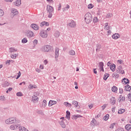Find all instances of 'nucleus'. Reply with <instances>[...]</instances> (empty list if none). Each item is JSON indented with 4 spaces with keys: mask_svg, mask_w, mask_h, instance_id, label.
<instances>
[{
    "mask_svg": "<svg viewBox=\"0 0 131 131\" xmlns=\"http://www.w3.org/2000/svg\"><path fill=\"white\" fill-rule=\"evenodd\" d=\"M84 20L86 24H90L93 21V15L91 13L88 12L84 15Z\"/></svg>",
    "mask_w": 131,
    "mask_h": 131,
    "instance_id": "1",
    "label": "nucleus"
},
{
    "mask_svg": "<svg viewBox=\"0 0 131 131\" xmlns=\"http://www.w3.org/2000/svg\"><path fill=\"white\" fill-rule=\"evenodd\" d=\"M19 122H20V121H17V118H10L5 121L6 124H12V123H19Z\"/></svg>",
    "mask_w": 131,
    "mask_h": 131,
    "instance_id": "2",
    "label": "nucleus"
},
{
    "mask_svg": "<svg viewBox=\"0 0 131 131\" xmlns=\"http://www.w3.org/2000/svg\"><path fill=\"white\" fill-rule=\"evenodd\" d=\"M54 7L51 6L47 5V11L49 13L48 18H52L53 13H54Z\"/></svg>",
    "mask_w": 131,
    "mask_h": 131,
    "instance_id": "3",
    "label": "nucleus"
},
{
    "mask_svg": "<svg viewBox=\"0 0 131 131\" xmlns=\"http://www.w3.org/2000/svg\"><path fill=\"white\" fill-rule=\"evenodd\" d=\"M68 26L71 27V28H74L76 26V23L73 20L69 19L68 20Z\"/></svg>",
    "mask_w": 131,
    "mask_h": 131,
    "instance_id": "4",
    "label": "nucleus"
},
{
    "mask_svg": "<svg viewBox=\"0 0 131 131\" xmlns=\"http://www.w3.org/2000/svg\"><path fill=\"white\" fill-rule=\"evenodd\" d=\"M51 50H52V46H51V45L44 46L41 48L42 52H49V51H51Z\"/></svg>",
    "mask_w": 131,
    "mask_h": 131,
    "instance_id": "5",
    "label": "nucleus"
},
{
    "mask_svg": "<svg viewBox=\"0 0 131 131\" xmlns=\"http://www.w3.org/2000/svg\"><path fill=\"white\" fill-rule=\"evenodd\" d=\"M39 34L41 37L43 38H47L48 37V32L46 30H42Z\"/></svg>",
    "mask_w": 131,
    "mask_h": 131,
    "instance_id": "6",
    "label": "nucleus"
},
{
    "mask_svg": "<svg viewBox=\"0 0 131 131\" xmlns=\"http://www.w3.org/2000/svg\"><path fill=\"white\" fill-rule=\"evenodd\" d=\"M19 127V125L18 124H13L10 126V129L11 130H15Z\"/></svg>",
    "mask_w": 131,
    "mask_h": 131,
    "instance_id": "7",
    "label": "nucleus"
},
{
    "mask_svg": "<svg viewBox=\"0 0 131 131\" xmlns=\"http://www.w3.org/2000/svg\"><path fill=\"white\" fill-rule=\"evenodd\" d=\"M33 32L31 31H28L26 32V35L28 37H29V38H30V37H32L33 36Z\"/></svg>",
    "mask_w": 131,
    "mask_h": 131,
    "instance_id": "8",
    "label": "nucleus"
},
{
    "mask_svg": "<svg viewBox=\"0 0 131 131\" xmlns=\"http://www.w3.org/2000/svg\"><path fill=\"white\" fill-rule=\"evenodd\" d=\"M31 27L34 29V30H38L39 29V27L37 24H32L31 25Z\"/></svg>",
    "mask_w": 131,
    "mask_h": 131,
    "instance_id": "9",
    "label": "nucleus"
},
{
    "mask_svg": "<svg viewBox=\"0 0 131 131\" xmlns=\"http://www.w3.org/2000/svg\"><path fill=\"white\" fill-rule=\"evenodd\" d=\"M11 13L12 14V15L13 17H14V16H16V15H18V11L16 9H12L11 10Z\"/></svg>",
    "mask_w": 131,
    "mask_h": 131,
    "instance_id": "10",
    "label": "nucleus"
},
{
    "mask_svg": "<svg viewBox=\"0 0 131 131\" xmlns=\"http://www.w3.org/2000/svg\"><path fill=\"white\" fill-rule=\"evenodd\" d=\"M59 49L58 48H56L55 49V60L56 61H58V58H57L58 57H59Z\"/></svg>",
    "mask_w": 131,
    "mask_h": 131,
    "instance_id": "11",
    "label": "nucleus"
},
{
    "mask_svg": "<svg viewBox=\"0 0 131 131\" xmlns=\"http://www.w3.org/2000/svg\"><path fill=\"white\" fill-rule=\"evenodd\" d=\"M32 101H33L34 103H36L38 102V97L37 96L33 95L32 96Z\"/></svg>",
    "mask_w": 131,
    "mask_h": 131,
    "instance_id": "12",
    "label": "nucleus"
},
{
    "mask_svg": "<svg viewBox=\"0 0 131 131\" xmlns=\"http://www.w3.org/2000/svg\"><path fill=\"white\" fill-rule=\"evenodd\" d=\"M56 104H57V101L54 100H50L48 104V106L49 107H51V106H53V105H55Z\"/></svg>",
    "mask_w": 131,
    "mask_h": 131,
    "instance_id": "13",
    "label": "nucleus"
},
{
    "mask_svg": "<svg viewBox=\"0 0 131 131\" xmlns=\"http://www.w3.org/2000/svg\"><path fill=\"white\" fill-rule=\"evenodd\" d=\"M66 120H62L61 121L59 122V124L61 125V126L62 127V128H65L66 127V124H65V121Z\"/></svg>",
    "mask_w": 131,
    "mask_h": 131,
    "instance_id": "14",
    "label": "nucleus"
},
{
    "mask_svg": "<svg viewBox=\"0 0 131 131\" xmlns=\"http://www.w3.org/2000/svg\"><path fill=\"white\" fill-rule=\"evenodd\" d=\"M112 37L114 39H118L120 37L119 34L115 33L112 35Z\"/></svg>",
    "mask_w": 131,
    "mask_h": 131,
    "instance_id": "15",
    "label": "nucleus"
},
{
    "mask_svg": "<svg viewBox=\"0 0 131 131\" xmlns=\"http://www.w3.org/2000/svg\"><path fill=\"white\" fill-rule=\"evenodd\" d=\"M111 103L112 105H115V104H116V100L115 99V97H112L111 98Z\"/></svg>",
    "mask_w": 131,
    "mask_h": 131,
    "instance_id": "16",
    "label": "nucleus"
},
{
    "mask_svg": "<svg viewBox=\"0 0 131 131\" xmlns=\"http://www.w3.org/2000/svg\"><path fill=\"white\" fill-rule=\"evenodd\" d=\"M45 25L46 26H49V25H50V24H49V23L47 22V21H42L40 23V27H42L43 26H45Z\"/></svg>",
    "mask_w": 131,
    "mask_h": 131,
    "instance_id": "17",
    "label": "nucleus"
},
{
    "mask_svg": "<svg viewBox=\"0 0 131 131\" xmlns=\"http://www.w3.org/2000/svg\"><path fill=\"white\" fill-rule=\"evenodd\" d=\"M116 68V66L114 64H112L110 66V69L113 71V72H114L115 71V69Z\"/></svg>",
    "mask_w": 131,
    "mask_h": 131,
    "instance_id": "18",
    "label": "nucleus"
},
{
    "mask_svg": "<svg viewBox=\"0 0 131 131\" xmlns=\"http://www.w3.org/2000/svg\"><path fill=\"white\" fill-rule=\"evenodd\" d=\"M10 53L12 54V53H15V52H17L18 50L15 49L14 47H11L9 48Z\"/></svg>",
    "mask_w": 131,
    "mask_h": 131,
    "instance_id": "19",
    "label": "nucleus"
},
{
    "mask_svg": "<svg viewBox=\"0 0 131 131\" xmlns=\"http://www.w3.org/2000/svg\"><path fill=\"white\" fill-rule=\"evenodd\" d=\"M15 62L14 60H8L6 61V64H7L8 66H9L10 64H13Z\"/></svg>",
    "mask_w": 131,
    "mask_h": 131,
    "instance_id": "20",
    "label": "nucleus"
},
{
    "mask_svg": "<svg viewBox=\"0 0 131 131\" xmlns=\"http://www.w3.org/2000/svg\"><path fill=\"white\" fill-rule=\"evenodd\" d=\"M72 105H75V108H77V107H78L79 105H78V102L74 100L72 101Z\"/></svg>",
    "mask_w": 131,
    "mask_h": 131,
    "instance_id": "21",
    "label": "nucleus"
},
{
    "mask_svg": "<svg viewBox=\"0 0 131 131\" xmlns=\"http://www.w3.org/2000/svg\"><path fill=\"white\" fill-rule=\"evenodd\" d=\"M124 82L125 84H127V83H129V80L126 78H124L122 79V82Z\"/></svg>",
    "mask_w": 131,
    "mask_h": 131,
    "instance_id": "22",
    "label": "nucleus"
},
{
    "mask_svg": "<svg viewBox=\"0 0 131 131\" xmlns=\"http://www.w3.org/2000/svg\"><path fill=\"white\" fill-rule=\"evenodd\" d=\"M122 70V67L121 66H119L117 70H116V72L117 73H120V72Z\"/></svg>",
    "mask_w": 131,
    "mask_h": 131,
    "instance_id": "23",
    "label": "nucleus"
},
{
    "mask_svg": "<svg viewBox=\"0 0 131 131\" xmlns=\"http://www.w3.org/2000/svg\"><path fill=\"white\" fill-rule=\"evenodd\" d=\"M125 129H126V130L131 131V125L130 124H127L125 126Z\"/></svg>",
    "mask_w": 131,
    "mask_h": 131,
    "instance_id": "24",
    "label": "nucleus"
},
{
    "mask_svg": "<svg viewBox=\"0 0 131 131\" xmlns=\"http://www.w3.org/2000/svg\"><path fill=\"white\" fill-rule=\"evenodd\" d=\"M10 57L12 59H16L18 57V53L16 54H11Z\"/></svg>",
    "mask_w": 131,
    "mask_h": 131,
    "instance_id": "25",
    "label": "nucleus"
},
{
    "mask_svg": "<svg viewBox=\"0 0 131 131\" xmlns=\"http://www.w3.org/2000/svg\"><path fill=\"white\" fill-rule=\"evenodd\" d=\"M125 91H126V92L128 91V92H130V90H131V86L127 85V86H125Z\"/></svg>",
    "mask_w": 131,
    "mask_h": 131,
    "instance_id": "26",
    "label": "nucleus"
},
{
    "mask_svg": "<svg viewBox=\"0 0 131 131\" xmlns=\"http://www.w3.org/2000/svg\"><path fill=\"white\" fill-rule=\"evenodd\" d=\"M19 129L20 131H28V130L24 126H19Z\"/></svg>",
    "mask_w": 131,
    "mask_h": 131,
    "instance_id": "27",
    "label": "nucleus"
},
{
    "mask_svg": "<svg viewBox=\"0 0 131 131\" xmlns=\"http://www.w3.org/2000/svg\"><path fill=\"white\" fill-rule=\"evenodd\" d=\"M66 118L67 119H70V112L67 111L66 112Z\"/></svg>",
    "mask_w": 131,
    "mask_h": 131,
    "instance_id": "28",
    "label": "nucleus"
},
{
    "mask_svg": "<svg viewBox=\"0 0 131 131\" xmlns=\"http://www.w3.org/2000/svg\"><path fill=\"white\" fill-rule=\"evenodd\" d=\"M91 123L92 125H96V124H97V120H96L95 118H93Z\"/></svg>",
    "mask_w": 131,
    "mask_h": 131,
    "instance_id": "29",
    "label": "nucleus"
},
{
    "mask_svg": "<svg viewBox=\"0 0 131 131\" xmlns=\"http://www.w3.org/2000/svg\"><path fill=\"white\" fill-rule=\"evenodd\" d=\"M99 21H100V20L98 19L97 17L95 16L93 18V22L94 23H97Z\"/></svg>",
    "mask_w": 131,
    "mask_h": 131,
    "instance_id": "30",
    "label": "nucleus"
},
{
    "mask_svg": "<svg viewBox=\"0 0 131 131\" xmlns=\"http://www.w3.org/2000/svg\"><path fill=\"white\" fill-rule=\"evenodd\" d=\"M124 112H125V110L123 109V108H120L118 111V114H122V113H124Z\"/></svg>",
    "mask_w": 131,
    "mask_h": 131,
    "instance_id": "31",
    "label": "nucleus"
},
{
    "mask_svg": "<svg viewBox=\"0 0 131 131\" xmlns=\"http://www.w3.org/2000/svg\"><path fill=\"white\" fill-rule=\"evenodd\" d=\"M54 36L55 37H59V36H60V32L58 31H55Z\"/></svg>",
    "mask_w": 131,
    "mask_h": 131,
    "instance_id": "32",
    "label": "nucleus"
},
{
    "mask_svg": "<svg viewBox=\"0 0 131 131\" xmlns=\"http://www.w3.org/2000/svg\"><path fill=\"white\" fill-rule=\"evenodd\" d=\"M9 82L6 81L2 84V86L3 88H6V86H9Z\"/></svg>",
    "mask_w": 131,
    "mask_h": 131,
    "instance_id": "33",
    "label": "nucleus"
},
{
    "mask_svg": "<svg viewBox=\"0 0 131 131\" xmlns=\"http://www.w3.org/2000/svg\"><path fill=\"white\" fill-rule=\"evenodd\" d=\"M109 114H106L104 117H103V120H105V121H107L109 119Z\"/></svg>",
    "mask_w": 131,
    "mask_h": 131,
    "instance_id": "34",
    "label": "nucleus"
},
{
    "mask_svg": "<svg viewBox=\"0 0 131 131\" xmlns=\"http://www.w3.org/2000/svg\"><path fill=\"white\" fill-rule=\"evenodd\" d=\"M112 92H114V93H115V92H117V87H116L115 86H113L112 88Z\"/></svg>",
    "mask_w": 131,
    "mask_h": 131,
    "instance_id": "35",
    "label": "nucleus"
},
{
    "mask_svg": "<svg viewBox=\"0 0 131 131\" xmlns=\"http://www.w3.org/2000/svg\"><path fill=\"white\" fill-rule=\"evenodd\" d=\"M108 77H109V74H105V75H104V76H103L104 80H107V79L108 78Z\"/></svg>",
    "mask_w": 131,
    "mask_h": 131,
    "instance_id": "36",
    "label": "nucleus"
},
{
    "mask_svg": "<svg viewBox=\"0 0 131 131\" xmlns=\"http://www.w3.org/2000/svg\"><path fill=\"white\" fill-rule=\"evenodd\" d=\"M69 53V54L72 56H74V55H75V51H74V50H71Z\"/></svg>",
    "mask_w": 131,
    "mask_h": 131,
    "instance_id": "37",
    "label": "nucleus"
},
{
    "mask_svg": "<svg viewBox=\"0 0 131 131\" xmlns=\"http://www.w3.org/2000/svg\"><path fill=\"white\" fill-rule=\"evenodd\" d=\"M21 4V0H17L15 2V5L16 6H20Z\"/></svg>",
    "mask_w": 131,
    "mask_h": 131,
    "instance_id": "38",
    "label": "nucleus"
},
{
    "mask_svg": "<svg viewBox=\"0 0 131 131\" xmlns=\"http://www.w3.org/2000/svg\"><path fill=\"white\" fill-rule=\"evenodd\" d=\"M42 107H46L47 106V100H43V102L42 103Z\"/></svg>",
    "mask_w": 131,
    "mask_h": 131,
    "instance_id": "39",
    "label": "nucleus"
},
{
    "mask_svg": "<svg viewBox=\"0 0 131 131\" xmlns=\"http://www.w3.org/2000/svg\"><path fill=\"white\" fill-rule=\"evenodd\" d=\"M27 41H28V40H27V38H23L21 40V42L23 43H26V42H27Z\"/></svg>",
    "mask_w": 131,
    "mask_h": 131,
    "instance_id": "40",
    "label": "nucleus"
},
{
    "mask_svg": "<svg viewBox=\"0 0 131 131\" xmlns=\"http://www.w3.org/2000/svg\"><path fill=\"white\" fill-rule=\"evenodd\" d=\"M16 96H17V97H22L23 94H22V92H17L16 93Z\"/></svg>",
    "mask_w": 131,
    "mask_h": 131,
    "instance_id": "41",
    "label": "nucleus"
},
{
    "mask_svg": "<svg viewBox=\"0 0 131 131\" xmlns=\"http://www.w3.org/2000/svg\"><path fill=\"white\" fill-rule=\"evenodd\" d=\"M69 8H70V6L68 5H67V7H64V8L63 9V11L64 12V11H67V10H68V9H69Z\"/></svg>",
    "mask_w": 131,
    "mask_h": 131,
    "instance_id": "42",
    "label": "nucleus"
},
{
    "mask_svg": "<svg viewBox=\"0 0 131 131\" xmlns=\"http://www.w3.org/2000/svg\"><path fill=\"white\" fill-rule=\"evenodd\" d=\"M33 44L34 46H36V45H37V43H38V41L37 39H35L33 41Z\"/></svg>",
    "mask_w": 131,
    "mask_h": 131,
    "instance_id": "43",
    "label": "nucleus"
},
{
    "mask_svg": "<svg viewBox=\"0 0 131 131\" xmlns=\"http://www.w3.org/2000/svg\"><path fill=\"white\" fill-rule=\"evenodd\" d=\"M93 8H94V5H93V4H90L88 5V9H93Z\"/></svg>",
    "mask_w": 131,
    "mask_h": 131,
    "instance_id": "44",
    "label": "nucleus"
},
{
    "mask_svg": "<svg viewBox=\"0 0 131 131\" xmlns=\"http://www.w3.org/2000/svg\"><path fill=\"white\" fill-rule=\"evenodd\" d=\"M4 14V10L0 9V17H2V16H3Z\"/></svg>",
    "mask_w": 131,
    "mask_h": 131,
    "instance_id": "45",
    "label": "nucleus"
},
{
    "mask_svg": "<svg viewBox=\"0 0 131 131\" xmlns=\"http://www.w3.org/2000/svg\"><path fill=\"white\" fill-rule=\"evenodd\" d=\"M101 49V47L99 44L96 45V52H98V50H100Z\"/></svg>",
    "mask_w": 131,
    "mask_h": 131,
    "instance_id": "46",
    "label": "nucleus"
},
{
    "mask_svg": "<svg viewBox=\"0 0 131 131\" xmlns=\"http://www.w3.org/2000/svg\"><path fill=\"white\" fill-rule=\"evenodd\" d=\"M13 90L12 88H9L8 90L6 91L7 94L9 93V92H11Z\"/></svg>",
    "mask_w": 131,
    "mask_h": 131,
    "instance_id": "47",
    "label": "nucleus"
},
{
    "mask_svg": "<svg viewBox=\"0 0 131 131\" xmlns=\"http://www.w3.org/2000/svg\"><path fill=\"white\" fill-rule=\"evenodd\" d=\"M115 131H124V129L123 128H118Z\"/></svg>",
    "mask_w": 131,
    "mask_h": 131,
    "instance_id": "48",
    "label": "nucleus"
},
{
    "mask_svg": "<svg viewBox=\"0 0 131 131\" xmlns=\"http://www.w3.org/2000/svg\"><path fill=\"white\" fill-rule=\"evenodd\" d=\"M99 67L100 68H102V67H104V63L102 62L99 63Z\"/></svg>",
    "mask_w": 131,
    "mask_h": 131,
    "instance_id": "49",
    "label": "nucleus"
},
{
    "mask_svg": "<svg viewBox=\"0 0 131 131\" xmlns=\"http://www.w3.org/2000/svg\"><path fill=\"white\" fill-rule=\"evenodd\" d=\"M115 124H116V123H114L113 124H112L111 125H110V128H114V125H115Z\"/></svg>",
    "mask_w": 131,
    "mask_h": 131,
    "instance_id": "50",
    "label": "nucleus"
},
{
    "mask_svg": "<svg viewBox=\"0 0 131 131\" xmlns=\"http://www.w3.org/2000/svg\"><path fill=\"white\" fill-rule=\"evenodd\" d=\"M33 88H34V86L32 84H30L29 85V89H30V90H32V89H33Z\"/></svg>",
    "mask_w": 131,
    "mask_h": 131,
    "instance_id": "51",
    "label": "nucleus"
},
{
    "mask_svg": "<svg viewBox=\"0 0 131 131\" xmlns=\"http://www.w3.org/2000/svg\"><path fill=\"white\" fill-rule=\"evenodd\" d=\"M121 100H122V101H125V97H122L121 98V99H120V100H119V103H120V102H121Z\"/></svg>",
    "mask_w": 131,
    "mask_h": 131,
    "instance_id": "52",
    "label": "nucleus"
},
{
    "mask_svg": "<svg viewBox=\"0 0 131 131\" xmlns=\"http://www.w3.org/2000/svg\"><path fill=\"white\" fill-rule=\"evenodd\" d=\"M119 93L120 94H122L123 93V89L122 88H119Z\"/></svg>",
    "mask_w": 131,
    "mask_h": 131,
    "instance_id": "53",
    "label": "nucleus"
},
{
    "mask_svg": "<svg viewBox=\"0 0 131 131\" xmlns=\"http://www.w3.org/2000/svg\"><path fill=\"white\" fill-rule=\"evenodd\" d=\"M5 98L4 96H1L0 97V100L1 101H5Z\"/></svg>",
    "mask_w": 131,
    "mask_h": 131,
    "instance_id": "54",
    "label": "nucleus"
},
{
    "mask_svg": "<svg viewBox=\"0 0 131 131\" xmlns=\"http://www.w3.org/2000/svg\"><path fill=\"white\" fill-rule=\"evenodd\" d=\"M106 107H107V104H104V105L102 106V110H104L105 109V108H106Z\"/></svg>",
    "mask_w": 131,
    "mask_h": 131,
    "instance_id": "55",
    "label": "nucleus"
},
{
    "mask_svg": "<svg viewBox=\"0 0 131 131\" xmlns=\"http://www.w3.org/2000/svg\"><path fill=\"white\" fill-rule=\"evenodd\" d=\"M20 76H21V73L19 72L18 73V75H17V76L16 77V79H18V78H19V77H20Z\"/></svg>",
    "mask_w": 131,
    "mask_h": 131,
    "instance_id": "56",
    "label": "nucleus"
},
{
    "mask_svg": "<svg viewBox=\"0 0 131 131\" xmlns=\"http://www.w3.org/2000/svg\"><path fill=\"white\" fill-rule=\"evenodd\" d=\"M88 106H89L90 109H92V108H93V107H94V105L93 104H89Z\"/></svg>",
    "mask_w": 131,
    "mask_h": 131,
    "instance_id": "57",
    "label": "nucleus"
},
{
    "mask_svg": "<svg viewBox=\"0 0 131 131\" xmlns=\"http://www.w3.org/2000/svg\"><path fill=\"white\" fill-rule=\"evenodd\" d=\"M120 73H121V74H124V73H125L124 70L122 69V70H121V71L120 72Z\"/></svg>",
    "mask_w": 131,
    "mask_h": 131,
    "instance_id": "58",
    "label": "nucleus"
},
{
    "mask_svg": "<svg viewBox=\"0 0 131 131\" xmlns=\"http://www.w3.org/2000/svg\"><path fill=\"white\" fill-rule=\"evenodd\" d=\"M118 63H119L120 64H122V62H123V61H122V60H118Z\"/></svg>",
    "mask_w": 131,
    "mask_h": 131,
    "instance_id": "59",
    "label": "nucleus"
},
{
    "mask_svg": "<svg viewBox=\"0 0 131 131\" xmlns=\"http://www.w3.org/2000/svg\"><path fill=\"white\" fill-rule=\"evenodd\" d=\"M119 77V74L116 73L115 78H118Z\"/></svg>",
    "mask_w": 131,
    "mask_h": 131,
    "instance_id": "60",
    "label": "nucleus"
},
{
    "mask_svg": "<svg viewBox=\"0 0 131 131\" xmlns=\"http://www.w3.org/2000/svg\"><path fill=\"white\" fill-rule=\"evenodd\" d=\"M106 30H110V29H111V26H108V27H107V28H106Z\"/></svg>",
    "mask_w": 131,
    "mask_h": 131,
    "instance_id": "61",
    "label": "nucleus"
},
{
    "mask_svg": "<svg viewBox=\"0 0 131 131\" xmlns=\"http://www.w3.org/2000/svg\"><path fill=\"white\" fill-rule=\"evenodd\" d=\"M94 73L95 74H97V69H94Z\"/></svg>",
    "mask_w": 131,
    "mask_h": 131,
    "instance_id": "62",
    "label": "nucleus"
},
{
    "mask_svg": "<svg viewBox=\"0 0 131 131\" xmlns=\"http://www.w3.org/2000/svg\"><path fill=\"white\" fill-rule=\"evenodd\" d=\"M100 71H103L104 72V67L100 68Z\"/></svg>",
    "mask_w": 131,
    "mask_h": 131,
    "instance_id": "63",
    "label": "nucleus"
},
{
    "mask_svg": "<svg viewBox=\"0 0 131 131\" xmlns=\"http://www.w3.org/2000/svg\"><path fill=\"white\" fill-rule=\"evenodd\" d=\"M42 112L40 110L37 111V113H38V114H40Z\"/></svg>",
    "mask_w": 131,
    "mask_h": 131,
    "instance_id": "64",
    "label": "nucleus"
}]
</instances>
